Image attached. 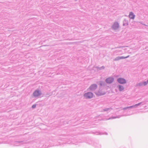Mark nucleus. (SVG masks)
I'll return each mask as SVG.
<instances>
[{
  "label": "nucleus",
  "instance_id": "12",
  "mask_svg": "<svg viewBox=\"0 0 148 148\" xmlns=\"http://www.w3.org/2000/svg\"><path fill=\"white\" fill-rule=\"evenodd\" d=\"M36 105H34L32 106V107L33 108H36Z\"/></svg>",
  "mask_w": 148,
  "mask_h": 148
},
{
  "label": "nucleus",
  "instance_id": "11",
  "mask_svg": "<svg viewBox=\"0 0 148 148\" xmlns=\"http://www.w3.org/2000/svg\"><path fill=\"white\" fill-rule=\"evenodd\" d=\"M147 82H143V84L142 85L145 86L147 84Z\"/></svg>",
  "mask_w": 148,
  "mask_h": 148
},
{
  "label": "nucleus",
  "instance_id": "4",
  "mask_svg": "<svg viewBox=\"0 0 148 148\" xmlns=\"http://www.w3.org/2000/svg\"><path fill=\"white\" fill-rule=\"evenodd\" d=\"M114 80V79L113 78L109 77L107 78L106 81L108 83H111Z\"/></svg>",
  "mask_w": 148,
  "mask_h": 148
},
{
  "label": "nucleus",
  "instance_id": "7",
  "mask_svg": "<svg viewBox=\"0 0 148 148\" xmlns=\"http://www.w3.org/2000/svg\"><path fill=\"white\" fill-rule=\"evenodd\" d=\"M118 27H119L118 23L117 22L115 23L113 25V28L114 29H115L118 28Z\"/></svg>",
  "mask_w": 148,
  "mask_h": 148
},
{
  "label": "nucleus",
  "instance_id": "14",
  "mask_svg": "<svg viewBox=\"0 0 148 148\" xmlns=\"http://www.w3.org/2000/svg\"><path fill=\"white\" fill-rule=\"evenodd\" d=\"M147 83L148 84V80L147 81Z\"/></svg>",
  "mask_w": 148,
  "mask_h": 148
},
{
  "label": "nucleus",
  "instance_id": "13",
  "mask_svg": "<svg viewBox=\"0 0 148 148\" xmlns=\"http://www.w3.org/2000/svg\"><path fill=\"white\" fill-rule=\"evenodd\" d=\"M139 104L138 103V104H137L136 105H135L136 106H137V105H138Z\"/></svg>",
  "mask_w": 148,
  "mask_h": 148
},
{
  "label": "nucleus",
  "instance_id": "15",
  "mask_svg": "<svg viewBox=\"0 0 148 148\" xmlns=\"http://www.w3.org/2000/svg\"><path fill=\"white\" fill-rule=\"evenodd\" d=\"M100 85H102V84H100Z\"/></svg>",
  "mask_w": 148,
  "mask_h": 148
},
{
  "label": "nucleus",
  "instance_id": "3",
  "mask_svg": "<svg viewBox=\"0 0 148 148\" xmlns=\"http://www.w3.org/2000/svg\"><path fill=\"white\" fill-rule=\"evenodd\" d=\"M97 86L96 84H93L89 87V89L91 90H93L97 88Z\"/></svg>",
  "mask_w": 148,
  "mask_h": 148
},
{
  "label": "nucleus",
  "instance_id": "1",
  "mask_svg": "<svg viewBox=\"0 0 148 148\" xmlns=\"http://www.w3.org/2000/svg\"><path fill=\"white\" fill-rule=\"evenodd\" d=\"M84 95L86 98H90L92 97L93 94L91 92H88L85 94Z\"/></svg>",
  "mask_w": 148,
  "mask_h": 148
},
{
  "label": "nucleus",
  "instance_id": "6",
  "mask_svg": "<svg viewBox=\"0 0 148 148\" xmlns=\"http://www.w3.org/2000/svg\"><path fill=\"white\" fill-rule=\"evenodd\" d=\"M129 17L131 18L132 19H134L135 18V15L132 12H130V13L129 15Z\"/></svg>",
  "mask_w": 148,
  "mask_h": 148
},
{
  "label": "nucleus",
  "instance_id": "5",
  "mask_svg": "<svg viewBox=\"0 0 148 148\" xmlns=\"http://www.w3.org/2000/svg\"><path fill=\"white\" fill-rule=\"evenodd\" d=\"M33 94L34 96L37 97L40 95V93L39 91L36 90L34 92Z\"/></svg>",
  "mask_w": 148,
  "mask_h": 148
},
{
  "label": "nucleus",
  "instance_id": "2",
  "mask_svg": "<svg viewBox=\"0 0 148 148\" xmlns=\"http://www.w3.org/2000/svg\"><path fill=\"white\" fill-rule=\"evenodd\" d=\"M118 82L120 84L125 83L126 82L125 79L122 78H119L117 79Z\"/></svg>",
  "mask_w": 148,
  "mask_h": 148
},
{
  "label": "nucleus",
  "instance_id": "8",
  "mask_svg": "<svg viewBox=\"0 0 148 148\" xmlns=\"http://www.w3.org/2000/svg\"><path fill=\"white\" fill-rule=\"evenodd\" d=\"M105 92H104L102 91L101 90H100L96 93V94L98 95H101L104 94Z\"/></svg>",
  "mask_w": 148,
  "mask_h": 148
},
{
  "label": "nucleus",
  "instance_id": "10",
  "mask_svg": "<svg viewBox=\"0 0 148 148\" xmlns=\"http://www.w3.org/2000/svg\"><path fill=\"white\" fill-rule=\"evenodd\" d=\"M119 89L120 91H121L124 89V87L122 86H119Z\"/></svg>",
  "mask_w": 148,
  "mask_h": 148
},
{
  "label": "nucleus",
  "instance_id": "9",
  "mask_svg": "<svg viewBox=\"0 0 148 148\" xmlns=\"http://www.w3.org/2000/svg\"><path fill=\"white\" fill-rule=\"evenodd\" d=\"M129 57V56H127V57H117L115 59V60H118L120 59H124V58H127L128 57Z\"/></svg>",
  "mask_w": 148,
  "mask_h": 148
}]
</instances>
